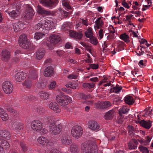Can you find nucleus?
I'll return each instance as SVG.
<instances>
[{
  "instance_id": "45",
  "label": "nucleus",
  "mask_w": 153,
  "mask_h": 153,
  "mask_svg": "<svg viewBox=\"0 0 153 153\" xmlns=\"http://www.w3.org/2000/svg\"><path fill=\"white\" fill-rule=\"evenodd\" d=\"M0 117L2 120L4 121H7L9 119V117L8 114L6 112L1 115Z\"/></svg>"
},
{
  "instance_id": "37",
  "label": "nucleus",
  "mask_w": 153,
  "mask_h": 153,
  "mask_svg": "<svg viewBox=\"0 0 153 153\" xmlns=\"http://www.w3.org/2000/svg\"><path fill=\"white\" fill-rule=\"evenodd\" d=\"M70 151L72 153H77L79 151V149L76 145L72 144L70 147Z\"/></svg>"
},
{
  "instance_id": "43",
  "label": "nucleus",
  "mask_w": 153,
  "mask_h": 153,
  "mask_svg": "<svg viewBox=\"0 0 153 153\" xmlns=\"http://www.w3.org/2000/svg\"><path fill=\"white\" fill-rule=\"evenodd\" d=\"M21 125L20 123L16 124L13 126V129L15 131L19 132L21 128Z\"/></svg>"
},
{
  "instance_id": "54",
  "label": "nucleus",
  "mask_w": 153,
  "mask_h": 153,
  "mask_svg": "<svg viewBox=\"0 0 153 153\" xmlns=\"http://www.w3.org/2000/svg\"><path fill=\"white\" fill-rule=\"evenodd\" d=\"M65 86L67 88H71L74 89L76 88V85L71 83L65 85Z\"/></svg>"
},
{
  "instance_id": "16",
  "label": "nucleus",
  "mask_w": 153,
  "mask_h": 153,
  "mask_svg": "<svg viewBox=\"0 0 153 153\" xmlns=\"http://www.w3.org/2000/svg\"><path fill=\"white\" fill-rule=\"evenodd\" d=\"M50 42L51 43L56 44L61 40L60 36L56 34H53L49 36Z\"/></svg>"
},
{
  "instance_id": "11",
  "label": "nucleus",
  "mask_w": 153,
  "mask_h": 153,
  "mask_svg": "<svg viewBox=\"0 0 153 153\" xmlns=\"http://www.w3.org/2000/svg\"><path fill=\"white\" fill-rule=\"evenodd\" d=\"M44 20L45 22V23L43 24L45 30H50L55 28L56 25L53 22L51 19Z\"/></svg>"
},
{
  "instance_id": "6",
  "label": "nucleus",
  "mask_w": 153,
  "mask_h": 153,
  "mask_svg": "<svg viewBox=\"0 0 153 153\" xmlns=\"http://www.w3.org/2000/svg\"><path fill=\"white\" fill-rule=\"evenodd\" d=\"M81 153H98L96 147H88L86 144H82L81 146Z\"/></svg>"
},
{
  "instance_id": "13",
  "label": "nucleus",
  "mask_w": 153,
  "mask_h": 153,
  "mask_svg": "<svg viewBox=\"0 0 153 153\" xmlns=\"http://www.w3.org/2000/svg\"><path fill=\"white\" fill-rule=\"evenodd\" d=\"M49 108L55 113H59L61 111V109L59 105L55 102H50L48 105Z\"/></svg>"
},
{
  "instance_id": "52",
  "label": "nucleus",
  "mask_w": 153,
  "mask_h": 153,
  "mask_svg": "<svg viewBox=\"0 0 153 153\" xmlns=\"http://www.w3.org/2000/svg\"><path fill=\"white\" fill-rule=\"evenodd\" d=\"M152 139V137L151 136H148L145 137V145H148L150 142L151 141V139Z\"/></svg>"
},
{
  "instance_id": "46",
  "label": "nucleus",
  "mask_w": 153,
  "mask_h": 153,
  "mask_svg": "<svg viewBox=\"0 0 153 153\" xmlns=\"http://www.w3.org/2000/svg\"><path fill=\"white\" fill-rule=\"evenodd\" d=\"M70 24L69 23L65 22L62 26V29L64 30H68L70 28Z\"/></svg>"
},
{
  "instance_id": "50",
  "label": "nucleus",
  "mask_w": 153,
  "mask_h": 153,
  "mask_svg": "<svg viewBox=\"0 0 153 153\" xmlns=\"http://www.w3.org/2000/svg\"><path fill=\"white\" fill-rule=\"evenodd\" d=\"M20 146L23 152H25L27 151V146L26 144L24 142H21L20 143Z\"/></svg>"
},
{
  "instance_id": "49",
  "label": "nucleus",
  "mask_w": 153,
  "mask_h": 153,
  "mask_svg": "<svg viewBox=\"0 0 153 153\" xmlns=\"http://www.w3.org/2000/svg\"><path fill=\"white\" fill-rule=\"evenodd\" d=\"M122 87L119 85H116L113 88V92L115 93L119 92L122 89Z\"/></svg>"
},
{
  "instance_id": "40",
  "label": "nucleus",
  "mask_w": 153,
  "mask_h": 153,
  "mask_svg": "<svg viewBox=\"0 0 153 153\" xmlns=\"http://www.w3.org/2000/svg\"><path fill=\"white\" fill-rule=\"evenodd\" d=\"M80 44L82 45L85 47L86 48V50L87 51H88L91 53L92 54V50L91 47L90 46L88 45L87 44L83 42H81Z\"/></svg>"
},
{
  "instance_id": "3",
  "label": "nucleus",
  "mask_w": 153,
  "mask_h": 153,
  "mask_svg": "<svg viewBox=\"0 0 153 153\" xmlns=\"http://www.w3.org/2000/svg\"><path fill=\"white\" fill-rule=\"evenodd\" d=\"M8 1H13L12 6L16 9V11L13 10L11 12H8V13L9 16L12 18H14L18 16L20 14L19 10L21 5L20 2L17 1L16 0H8Z\"/></svg>"
},
{
  "instance_id": "42",
  "label": "nucleus",
  "mask_w": 153,
  "mask_h": 153,
  "mask_svg": "<svg viewBox=\"0 0 153 153\" xmlns=\"http://www.w3.org/2000/svg\"><path fill=\"white\" fill-rule=\"evenodd\" d=\"M139 148L141 153H149V150L146 147L141 146Z\"/></svg>"
},
{
  "instance_id": "64",
  "label": "nucleus",
  "mask_w": 153,
  "mask_h": 153,
  "mask_svg": "<svg viewBox=\"0 0 153 153\" xmlns=\"http://www.w3.org/2000/svg\"><path fill=\"white\" fill-rule=\"evenodd\" d=\"M45 108L42 107L39 108L38 110H37V111L38 112L40 113H43L45 112Z\"/></svg>"
},
{
  "instance_id": "35",
  "label": "nucleus",
  "mask_w": 153,
  "mask_h": 153,
  "mask_svg": "<svg viewBox=\"0 0 153 153\" xmlns=\"http://www.w3.org/2000/svg\"><path fill=\"white\" fill-rule=\"evenodd\" d=\"M45 51H39L36 53V58L37 59L39 60L43 57Z\"/></svg>"
},
{
  "instance_id": "36",
  "label": "nucleus",
  "mask_w": 153,
  "mask_h": 153,
  "mask_svg": "<svg viewBox=\"0 0 153 153\" xmlns=\"http://www.w3.org/2000/svg\"><path fill=\"white\" fill-rule=\"evenodd\" d=\"M61 141L62 143L65 145H68L71 143V140L68 139L65 137H63L62 138Z\"/></svg>"
},
{
  "instance_id": "2",
  "label": "nucleus",
  "mask_w": 153,
  "mask_h": 153,
  "mask_svg": "<svg viewBox=\"0 0 153 153\" xmlns=\"http://www.w3.org/2000/svg\"><path fill=\"white\" fill-rule=\"evenodd\" d=\"M56 100L62 107H65L72 102V99L71 97L63 94L57 95Z\"/></svg>"
},
{
  "instance_id": "57",
  "label": "nucleus",
  "mask_w": 153,
  "mask_h": 153,
  "mask_svg": "<svg viewBox=\"0 0 153 153\" xmlns=\"http://www.w3.org/2000/svg\"><path fill=\"white\" fill-rule=\"evenodd\" d=\"M128 132L130 134H131L133 133L134 130V127L131 126H128Z\"/></svg>"
},
{
  "instance_id": "24",
  "label": "nucleus",
  "mask_w": 153,
  "mask_h": 153,
  "mask_svg": "<svg viewBox=\"0 0 153 153\" xmlns=\"http://www.w3.org/2000/svg\"><path fill=\"white\" fill-rule=\"evenodd\" d=\"M23 27V24L21 22H19L14 24L13 25L14 31L15 32H17L20 31Z\"/></svg>"
},
{
  "instance_id": "9",
  "label": "nucleus",
  "mask_w": 153,
  "mask_h": 153,
  "mask_svg": "<svg viewBox=\"0 0 153 153\" xmlns=\"http://www.w3.org/2000/svg\"><path fill=\"white\" fill-rule=\"evenodd\" d=\"M31 128L35 131L39 132L42 129V123L38 120L32 121L31 124Z\"/></svg>"
},
{
  "instance_id": "12",
  "label": "nucleus",
  "mask_w": 153,
  "mask_h": 153,
  "mask_svg": "<svg viewBox=\"0 0 153 153\" xmlns=\"http://www.w3.org/2000/svg\"><path fill=\"white\" fill-rule=\"evenodd\" d=\"M137 117L138 119L136 121L137 123H139L141 126L143 127L146 129H149L151 127L152 125L150 121H146L144 120L140 121L138 116Z\"/></svg>"
},
{
  "instance_id": "63",
  "label": "nucleus",
  "mask_w": 153,
  "mask_h": 153,
  "mask_svg": "<svg viewBox=\"0 0 153 153\" xmlns=\"http://www.w3.org/2000/svg\"><path fill=\"white\" fill-rule=\"evenodd\" d=\"M65 47L67 49L73 48V47L71 46V44L69 42L66 44Z\"/></svg>"
},
{
  "instance_id": "51",
  "label": "nucleus",
  "mask_w": 153,
  "mask_h": 153,
  "mask_svg": "<svg viewBox=\"0 0 153 153\" xmlns=\"http://www.w3.org/2000/svg\"><path fill=\"white\" fill-rule=\"evenodd\" d=\"M90 39V42L94 45H96L97 43V41L96 38L93 36L90 38H89Z\"/></svg>"
},
{
  "instance_id": "55",
  "label": "nucleus",
  "mask_w": 153,
  "mask_h": 153,
  "mask_svg": "<svg viewBox=\"0 0 153 153\" xmlns=\"http://www.w3.org/2000/svg\"><path fill=\"white\" fill-rule=\"evenodd\" d=\"M24 86H26V87L28 88H30L32 83L30 82V81H25L23 84Z\"/></svg>"
},
{
  "instance_id": "30",
  "label": "nucleus",
  "mask_w": 153,
  "mask_h": 153,
  "mask_svg": "<svg viewBox=\"0 0 153 153\" xmlns=\"http://www.w3.org/2000/svg\"><path fill=\"white\" fill-rule=\"evenodd\" d=\"M39 96L41 99L46 100L48 98L49 94L47 92L42 91L39 92Z\"/></svg>"
},
{
  "instance_id": "31",
  "label": "nucleus",
  "mask_w": 153,
  "mask_h": 153,
  "mask_svg": "<svg viewBox=\"0 0 153 153\" xmlns=\"http://www.w3.org/2000/svg\"><path fill=\"white\" fill-rule=\"evenodd\" d=\"M85 36L88 38H90L93 36L92 28V27H88L85 32Z\"/></svg>"
},
{
  "instance_id": "18",
  "label": "nucleus",
  "mask_w": 153,
  "mask_h": 153,
  "mask_svg": "<svg viewBox=\"0 0 153 153\" xmlns=\"http://www.w3.org/2000/svg\"><path fill=\"white\" fill-rule=\"evenodd\" d=\"M94 27L95 31L100 28L103 25V22L100 17L98 18L95 21Z\"/></svg>"
},
{
  "instance_id": "15",
  "label": "nucleus",
  "mask_w": 153,
  "mask_h": 153,
  "mask_svg": "<svg viewBox=\"0 0 153 153\" xmlns=\"http://www.w3.org/2000/svg\"><path fill=\"white\" fill-rule=\"evenodd\" d=\"M26 75L24 72L22 71H19L15 74L14 78L16 81L21 82L25 79Z\"/></svg>"
},
{
  "instance_id": "60",
  "label": "nucleus",
  "mask_w": 153,
  "mask_h": 153,
  "mask_svg": "<svg viewBox=\"0 0 153 153\" xmlns=\"http://www.w3.org/2000/svg\"><path fill=\"white\" fill-rule=\"evenodd\" d=\"M99 38L101 39H102L103 36V30L102 29L100 30L99 32Z\"/></svg>"
},
{
  "instance_id": "14",
  "label": "nucleus",
  "mask_w": 153,
  "mask_h": 153,
  "mask_svg": "<svg viewBox=\"0 0 153 153\" xmlns=\"http://www.w3.org/2000/svg\"><path fill=\"white\" fill-rule=\"evenodd\" d=\"M88 128L91 130L97 131L100 128V126L94 120H90L88 122Z\"/></svg>"
},
{
  "instance_id": "27",
  "label": "nucleus",
  "mask_w": 153,
  "mask_h": 153,
  "mask_svg": "<svg viewBox=\"0 0 153 153\" xmlns=\"http://www.w3.org/2000/svg\"><path fill=\"white\" fill-rule=\"evenodd\" d=\"M2 59L4 61H7L9 59L10 53L7 50L3 51L2 53Z\"/></svg>"
},
{
  "instance_id": "7",
  "label": "nucleus",
  "mask_w": 153,
  "mask_h": 153,
  "mask_svg": "<svg viewBox=\"0 0 153 153\" xmlns=\"http://www.w3.org/2000/svg\"><path fill=\"white\" fill-rule=\"evenodd\" d=\"M25 7L26 8L24 14L25 19H31L34 14L33 10L28 4H26Z\"/></svg>"
},
{
  "instance_id": "61",
  "label": "nucleus",
  "mask_w": 153,
  "mask_h": 153,
  "mask_svg": "<svg viewBox=\"0 0 153 153\" xmlns=\"http://www.w3.org/2000/svg\"><path fill=\"white\" fill-rule=\"evenodd\" d=\"M98 65L94 64H91L90 65V67L92 69H97L98 68Z\"/></svg>"
},
{
  "instance_id": "23",
  "label": "nucleus",
  "mask_w": 153,
  "mask_h": 153,
  "mask_svg": "<svg viewBox=\"0 0 153 153\" xmlns=\"http://www.w3.org/2000/svg\"><path fill=\"white\" fill-rule=\"evenodd\" d=\"M54 73L53 68L51 67H47L44 72V75L46 76H51Z\"/></svg>"
},
{
  "instance_id": "22",
  "label": "nucleus",
  "mask_w": 153,
  "mask_h": 153,
  "mask_svg": "<svg viewBox=\"0 0 153 153\" xmlns=\"http://www.w3.org/2000/svg\"><path fill=\"white\" fill-rule=\"evenodd\" d=\"M36 10L38 14H40L50 15L51 14L50 12L45 10L39 5L37 6Z\"/></svg>"
},
{
  "instance_id": "56",
  "label": "nucleus",
  "mask_w": 153,
  "mask_h": 153,
  "mask_svg": "<svg viewBox=\"0 0 153 153\" xmlns=\"http://www.w3.org/2000/svg\"><path fill=\"white\" fill-rule=\"evenodd\" d=\"M45 153H60V152L56 149H52L47 151Z\"/></svg>"
},
{
  "instance_id": "34",
  "label": "nucleus",
  "mask_w": 153,
  "mask_h": 153,
  "mask_svg": "<svg viewBox=\"0 0 153 153\" xmlns=\"http://www.w3.org/2000/svg\"><path fill=\"white\" fill-rule=\"evenodd\" d=\"M153 115V111L150 109L146 110L144 111V113L142 115L143 116L147 117L148 116L150 117Z\"/></svg>"
},
{
  "instance_id": "19",
  "label": "nucleus",
  "mask_w": 153,
  "mask_h": 153,
  "mask_svg": "<svg viewBox=\"0 0 153 153\" xmlns=\"http://www.w3.org/2000/svg\"><path fill=\"white\" fill-rule=\"evenodd\" d=\"M10 144L7 141L0 137V146L3 149H7L10 147Z\"/></svg>"
},
{
  "instance_id": "39",
  "label": "nucleus",
  "mask_w": 153,
  "mask_h": 153,
  "mask_svg": "<svg viewBox=\"0 0 153 153\" xmlns=\"http://www.w3.org/2000/svg\"><path fill=\"white\" fill-rule=\"evenodd\" d=\"M95 86V84L93 83H84L82 84L83 88H86L91 89L93 88Z\"/></svg>"
},
{
  "instance_id": "38",
  "label": "nucleus",
  "mask_w": 153,
  "mask_h": 153,
  "mask_svg": "<svg viewBox=\"0 0 153 153\" xmlns=\"http://www.w3.org/2000/svg\"><path fill=\"white\" fill-rule=\"evenodd\" d=\"M129 109L126 107L123 106L119 110V114L120 116H121L122 113L125 114L128 113Z\"/></svg>"
},
{
  "instance_id": "26",
  "label": "nucleus",
  "mask_w": 153,
  "mask_h": 153,
  "mask_svg": "<svg viewBox=\"0 0 153 153\" xmlns=\"http://www.w3.org/2000/svg\"><path fill=\"white\" fill-rule=\"evenodd\" d=\"M125 45L124 43L123 42L118 40L116 42L114 45L118 51H120L124 49Z\"/></svg>"
},
{
  "instance_id": "8",
  "label": "nucleus",
  "mask_w": 153,
  "mask_h": 153,
  "mask_svg": "<svg viewBox=\"0 0 153 153\" xmlns=\"http://www.w3.org/2000/svg\"><path fill=\"white\" fill-rule=\"evenodd\" d=\"M39 1L43 5L51 8L54 7L58 2L57 0H39Z\"/></svg>"
},
{
  "instance_id": "48",
  "label": "nucleus",
  "mask_w": 153,
  "mask_h": 153,
  "mask_svg": "<svg viewBox=\"0 0 153 153\" xmlns=\"http://www.w3.org/2000/svg\"><path fill=\"white\" fill-rule=\"evenodd\" d=\"M117 35V33H110V34L107 36V39L110 40H112L116 37Z\"/></svg>"
},
{
  "instance_id": "47",
  "label": "nucleus",
  "mask_w": 153,
  "mask_h": 153,
  "mask_svg": "<svg viewBox=\"0 0 153 153\" xmlns=\"http://www.w3.org/2000/svg\"><path fill=\"white\" fill-rule=\"evenodd\" d=\"M62 4L64 8L66 9H71V7L69 4V2L67 1H62Z\"/></svg>"
},
{
  "instance_id": "10",
  "label": "nucleus",
  "mask_w": 153,
  "mask_h": 153,
  "mask_svg": "<svg viewBox=\"0 0 153 153\" xmlns=\"http://www.w3.org/2000/svg\"><path fill=\"white\" fill-rule=\"evenodd\" d=\"M2 88L4 92L7 94L10 93L13 90L12 84L8 81H6L3 83Z\"/></svg>"
},
{
  "instance_id": "62",
  "label": "nucleus",
  "mask_w": 153,
  "mask_h": 153,
  "mask_svg": "<svg viewBox=\"0 0 153 153\" xmlns=\"http://www.w3.org/2000/svg\"><path fill=\"white\" fill-rule=\"evenodd\" d=\"M102 102H98L97 103L95 104V107L98 108L102 109Z\"/></svg>"
},
{
  "instance_id": "58",
  "label": "nucleus",
  "mask_w": 153,
  "mask_h": 153,
  "mask_svg": "<svg viewBox=\"0 0 153 153\" xmlns=\"http://www.w3.org/2000/svg\"><path fill=\"white\" fill-rule=\"evenodd\" d=\"M108 30L110 33H115V30L112 25L109 26Z\"/></svg>"
},
{
  "instance_id": "33",
  "label": "nucleus",
  "mask_w": 153,
  "mask_h": 153,
  "mask_svg": "<svg viewBox=\"0 0 153 153\" xmlns=\"http://www.w3.org/2000/svg\"><path fill=\"white\" fill-rule=\"evenodd\" d=\"M125 102L129 105L132 104L134 103L133 98L130 96H126L124 98Z\"/></svg>"
},
{
  "instance_id": "20",
  "label": "nucleus",
  "mask_w": 153,
  "mask_h": 153,
  "mask_svg": "<svg viewBox=\"0 0 153 153\" xmlns=\"http://www.w3.org/2000/svg\"><path fill=\"white\" fill-rule=\"evenodd\" d=\"M37 142L42 146L47 145L49 142V140L46 137H40L37 139Z\"/></svg>"
},
{
  "instance_id": "25",
  "label": "nucleus",
  "mask_w": 153,
  "mask_h": 153,
  "mask_svg": "<svg viewBox=\"0 0 153 153\" xmlns=\"http://www.w3.org/2000/svg\"><path fill=\"white\" fill-rule=\"evenodd\" d=\"M114 111L113 110L108 111L104 115L105 119L108 120L112 119L114 116Z\"/></svg>"
},
{
  "instance_id": "4",
  "label": "nucleus",
  "mask_w": 153,
  "mask_h": 153,
  "mask_svg": "<svg viewBox=\"0 0 153 153\" xmlns=\"http://www.w3.org/2000/svg\"><path fill=\"white\" fill-rule=\"evenodd\" d=\"M19 44L21 47L24 48H29L30 45V41L27 39L26 35L24 34L20 36L19 39Z\"/></svg>"
},
{
  "instance_id": "21",
  "label": "nucleus",
  "mask_w": 153,
  "mask_h": 153,
  "mask_svg": "<svg viewBox=\"0 0 153 153\" xmlns=\"http://www.w3.org/2000/svg\"><path fill=\"white\" fill-rule=\"evenodd\" d=\"M0 136L6 139H10V135L9 132L6 130L3 129L0 130Z\"/></svg>"
},
{
  "instance_id": "5",
  "label": "nucleus",
  "mask_w": 153,
  "mask_h": 153,
  "mask_svg": "<svg viewBox=\"0 0 153 153\" xmlns=\"http://www.w3.org/2000/svg\"><path fill=\"white\" fill-rule=\"evenodd\" d=\"M83 134L82 128L79 126H76L73 127L71 130V134L73 137L76 138L80 137Z\"/></svg>"
},
{
  "instance_id": "44",
  "label": "nucleus",
  "mask_w": 153,
  "mask_h": 153,
  "mask_svg": "<svg viewBox=\"0 0 153 153\" xmlns=\"http://www.w3.org/2000/svg\"><path fill=\"white\" fill-rule=\"evenodd\" d=\"M111 105L110 102L106 101L102 103V109L107 108Z\"/></svg>"
},
{
  "instance_id": "59",
  "label": "nucleus",
  "mask_w": 153,
  "mask_h": 153,
  "mask_svg": "<svg viewBox=\"0 0 153 153\" xmlns=\"http://www.w3.org/2000/svg\"><path fill=\"white\" fill-rule=\"evenodd\" d=\"M81 22H82V24L86 26L88 25V23L87 19H81Z\"/></svg>"
},
{
  "instance_id": "28",
  "label": "nucleus",
  "mask_w": 153,
  "mask_h": 153,
  "mask_svg": "<svg viewBox=\"0 0 153 153\" xmlns=\"http://www.w3.org/2000/svg\"><path fill=\"white\" fill-rule=\"evenodd\" d=\"M138 142L135 140H132L130 141L128 143V148L130 149H136L137 147Z\"/></svg>"
},
{
  "instance_id": "41",
  "label": "nucleus",
  "mask_w": 153,
  "mask_h": 153,
  "mask_svg": "<svg viewBox=\"0 0 153 153\" xmlns=\"http://www.w3.org/2000/svg\"><path fill=\"white\" fill-rule=\"evenodd\" d=\"M45 34L41 33H35L34 38L36 40H38L45 36Z\"/></svg>"
},
{
  "instance_id": "1",
  "label": "nucleus",
  "mask_w": 153,
  "mask_h": 153,
  "mask_svg": "<svg viewBox=\"0 0 153 153\" xmlns=\"http://www.w3.org/2000/svg\"><path fill=\"white\" fill-rule=\"evenodd\" d=\"M45 121L48 123L49 131L52 134L55 135L60 133L62 128L59 126H56V121L53 117L49 116H47Z\"/></svg>"
},
{
  "instance_id": "53",
  "label": "nucleus",
  "mask_w": 153,
  "mask_h": 153,
  "mask_svg": "<svg viewBox=\"0 0 153 153\" xmlns=\"http://www.w3.org/2000/svg\"><path fill=\"white\" fill-rule=\"evenodd\" d=\"M56 82L54 81H52L48 85V88L50 90H53L55 88Z\"/></svg>"
},
{
  "instance_id": "29",
  "label": "nucleus",
  "mask_w": 153,
  "mask_h": 153,
  "mask_svg": "<svg viewBox=\"0 0 153 153\" xmlns=\"http://www.w3.org/2000/svg\"><path fill=\"white\" fill-rule=\"evenodd\" d=\"M45 22L44 20H42L39 23L35 26V29L37 30H39L40 31H43V30H45L43 25Z\"/></svg>"
},
{
  "instance_id": "17",
  "label": "nucleus",
  "mask_w": 153,
  "mask_h": 153,
  "mask_svg": "<svg viewBox=\"0 0 153 153\" xmlns=\"http://www.w3.org/2000/svg\"><path fill=\"white\" fill-rule=\"evenodd\" d=\"M69 34L70 37L74 38L79 39H81L83 35L81 31H79V33H76L74 31H70Z\"/></svg>"
},
{
  "instance_id": "32",
  "label": "nucleus",
  "mask_w": 153,
  "mask_h": 153,
  "mask_svg": "<svg viewBox=\"0 0 153 153\" xmlns=\"http://www.w3.org/2000/svg\"><path fill=\"white\" fill-rule=\"evenodd\" d=\"M120 38L121 39L124 41L126 43H128L130 42V37L126 33L121 34L120 36Z\"/></svg>"
}]
</instances>
